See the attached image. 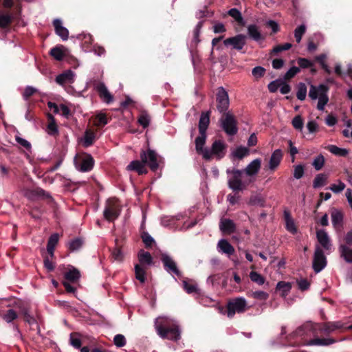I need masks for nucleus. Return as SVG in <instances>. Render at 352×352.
I'll return each mask as SVG.
<instances>
[{
	"mask_svg": "<svg viewBox=\"0 0 352 352\" xmlns=\"http://www.w3.org/2000/svg\"><path fill=\"white\" fill-rule=\"evenodd\" d=\"M344 324L341 321L328 322L324 323H312L307 322L301 327H298L294 332L295 336L311 337L310 340H305L304 344L307 346H329L336 342L331 338H318V333L329 334L342 329Z\"/></svg>",
	"mask_w": 352,
	"mask_h": 352,
	"instance_id": "nucleus-1",
	"label": "nucleus"
},
{
	"mask_svg": "<svg viewBox=\"0 0 352 352\" xmlns=\"http://www.w3.org/2000/svg\"><path fill=\"white\" fill-rule=\"evenodd\" d=\"M154 326L157 335L163 339L177 340L180 338L177 322L170 318L159 316L155 320Z\"/></svg>",
	"mask_w": 352,
	"mask_h": 352,
	"instance_id": "nucleus-2",
	"label": "nucleus"
},
{
	"mask_svg": "<svg viewBox=\"0 0 352 352\" xmlns=\"http://www.w3.org/2000/svg\"><path fill=\"white\" fill-rule=\"evenodd\" d=\"M327 93L328 87L324 85H320L318 86L311 85L310 86L309 96L311 100H318L317 109L320 111H323L325 105L329 102Z\"/></svg>",
	"mask_w": 352,
	"mask_h": 352,
	"instance_id": "nucleus-3",
	"label": "nucleus"
},
{
	"mask_svg": "<svg viewBox=\"0 0 352 352\" xmlns=\"http://www.w3.org/2000/svg\"><path fill=\"white\" fill-rule=\"evenodd\" d=\"M228 186L234 191H241L245 188L246 184L241 180L243 171L237 169H227Z\"/></svg>",
	"mask_w": 352,
	"mask_h": 352,
	"instance_id": "nucleus-4",
	"label": "nucleus"
},
{
	"mask_svg": "<svg viewBox=\"0 0 352 352\" xmlns=\"http://www.w3.org/2000/svg\"><path fill=\"white\" fill-rule=\"evenodd\" d=\"M121 204L115 198L109 199L105 205L103 215L105 219L109 221H113L120 214Z\"/></svg>",
	"mask_w": 352,
	"mask_h": 352,
	"instance_id": "nucleus-5",
	"label": "nucleus"
},
{
	"mask_svg": "<svg viewBox=\"0 0 352 352\" xmlns=\"http://www.w3.org/2000/svg\"><path fill=\"white\" fill-rule=\"evenodd\" d=\"M227 146L224 142L221 140H215L210 148L205 151L204 159L210 160L212 157H215L217 160L223 158L226 153Z\"/></svg>",
	"mask_w": 352,
	"mask_h": 352,
	"instance_id": "nucleus-6",
	"label": "nucleus"
},
{
	"mask_svg": "<svg viewBox=\"0 0 352 352\" xmlns=\"http://www.w3.org/2000/svg\"><path fill=\"white\" fill-rule=\"evenodd\" d=\"M227 308L228 316L229 318H232L236 313H243L246 310L247 301L243 297L232 299L228 302Z\"/></svg>",
	"mask_w": 352,
	"mask_h": 352,
	"instance_id": "nucleus-7",
	"label": "nucleus"
},
{
	"mask_svg": "<svg viewBox=\"0 0 352 352\" xmlns=\"http://www.w3.org/2000/svg\"><path fill=\"white\" fill-rule=\"evenodd\" d=\"M220 122L222 129L228 135H234L237 133L236 120L234 116L230 112L223 114V116L220 120Z\"/></svg>",
	"mask_w": 352,
	"mask_h": 352,
	"instance_id": "nucleus-8",
	"label": "nucleus"
},
{
	"mask_svg": "<svg viewBox=\"0 0 352 352\" xmlns=\"http://www.w3.org/2000/svg\"><path fill=\"white\" fill-rule=\"evenodd\" d=\"M327 264L326 256L319 245H316L312 267L316 273L321 272Z\"/></svg>",
	"mask_w": 352,
	"mask_h": 352,
	"instance_id": "nucleus-9",
	"label": "nucleus"
},
{
	"mask_svg": "<svg viewBox=\"0 0 352 352\" xmlns=\"http://www.w3.org/2000/svg\"><path fill=\"white\" fill-rule=\"evenodd\" d=\"M217 108L219 113H226L229 108L230 100L228 94L223 87H219L217 89Z\"/></svg>",
	"mask_w": 352,
	"mask_h": 352,
	"instance_id": "nucleus-10",
	"label": "nucleus"
},
{
	"mask_svg": "<svg viewBox=\"0 0 352 352\" xmlns=\"http://www.w3.org/2000/svg\"><path fill=\"white\" fill-rule=\"evenodd\" d=\"M76 168L81 172L90 171L94 166V161L90 155H85L74 160Z\"/></svg>",
	"mask_w": 352,
	"mask_h": 352,
	"instance_id": "nucleus-11",
	"label": "nucleus"
},
{
	"mask_svg": "<svg viewBox=\"0 0 352 352\" xmlns=\"http://www.w3.org/2000/svg\"><path fill=\"white\" fill-rule=\"evenodd\" d=\"M141 160L148 164L152 170H156L159 166L157 155L153 150L142 151L140 155Z\"/></svg>",
	"mask_w": 352,
	"mask_h": 352,
	"instance_id": "nucleus-12",
	"label": "nucleus"
},
{
	"mask_svg": "<svg viewBox=\"0 0 352 352\" xmlns=\"http://www.w3.org/2000/svg\"><path fill=\"white\" fill-rule=\"evenodd\" d=\"M246 36L242 34L228 38L223 41L225 46H231L236 50H241L245 45Z\"/></svg>",
	"mask_w": 352,
	"mask_h": 352,
	"instance_id": "nucleus-13",
	"label": "nucleus"
},
{
	"mask_svg": "<svg viewBox=\"0 0 352 352\" xmlns=\"http://www.w3.org/2000/svg\"><path fill=\"white\" fill-rule=\"evenodd\" d=\"M76 80V74L71 69H67L58 74L56 78L55 82L63 87L67 85H71Z\"/></svg>",
	"mask_w": 352,
	"mask_h": 352,
	"instance_id": "nucleus-14",
	"label": "nucleus"
},
{
	"mask_svg": "<svg viewBox=\"0 0 352 352\" xmlns=\"http://www.w3.org/2000/svg\"><path fill=\"white\" fill-rule=\"evenodd\" d=\"M317 240L321 248H322L327 252H331L332 250V243L329 236L324 230H320L316 232Z\"/></svg>",
	"mask_w": 352,
	"mask_h": 352,
	"instance_id": "nucleus-15",
	"label": "nucleus"
},
{
	"mask_svg": "<svg viewBox=\"0 0 352 352\" xmlns=\"http://www.w3.org/2000/svg\"><path fill=\"white\" fill-rule=\"evenodd\" d=\"M162 261L163 263L164 269L168 273L173 274L177 276H180V272L177 267L176 263L169 255L167 254H162Z\"/></svg>",
	"mask_w": 352,
	"mask_h": 352,
	"instance_id": "nucleus-16",
	"label": "nucleus"
},
{
	"mask_svg": "<svg viewBox=\"0 0 352 352\" xmlns=\"http://www.w3.org/2000/svg\"><path fill=\"white\" fill-rule=\"evenodd\" d=\"M261 166V160L256 158L252 161L244 170H242L248 176H255L259 171Z\"/></svg>",
	"mask_w": 352,
	"mask_h": 352,
	"instance_id": "nucleus-17",
	"label": "nucleus"
},
{
	"mask_svg": "<svg viewBox=\"0 0 352 352\" xmlns=\"http://www.w3.org/2000/svg\"><path fill=\"white\" fill-rule=\"evenodd\" d=\"M53 25L56 34L58 35L63 41H67L69 37V31L66 28L63 26L62 21L59 19H56L53 21Z\"/></svg>",
	"mask_w": 352,
	"mask_h": 352,
	"instance_id": "nucleus-18",
	"label": "nucleus"
},
{
	"mask_svg": "<svg viewBox=\"0 0 352 352\" xmlns=\"http://www.w3.org/2000/svg\"><path fill=\"white\" fill-rule=\"evenodd\" d=\"M219 252L226 254L230 256L234 252V249L232 245L226 239H220L217 246Z\"/></svg>",
	"mask_w": 352,
	"mask_h": 352,
	"instance_id": "nucleus-19",
	"label": "nucleus"
},
{
	"mask_svg": "<svg viewBox=\"0 0 352 352\" xmlns=\"http://www.w3.org/2000/svg\"><path fill=\"white\" fill-rule=\"evenodd\" d=\"M283 157L282 151L280 149L275 150L271 155L269 162V168L271 170H274L280 164Z\"/></svg>",
	"mask_w": 352,
	"mask_h": 352,
	"instance_id": "nucleus-20",
	"label": "nucleus"
},
{
	"mask_svg": "<svg viewBox=\"0 0 352 352\" xmlns=\"http://www.w3.org/2000/svg\"><path fill=\"white\" fill-rule=\"evenodd\" d=\"M96 90L98 91L100 96L107 104L113 101V96L108 91L107 87L103 82H100L96 85Z\"/></svg>",
	"mask_w": 352,
	"mask_h": 352,
	"instance_id": "nucleus-21",
	"label": "nucleus"
},
{
	"mask_svg": "<svg viewBox=\"0 0 352 352\" xmlns=\"http://www.w3.org/2000/svg\"><path fill=\"white\" fill-rule=\"evenodd\" d=\"M206 141V133H199V135L195 139V148L197 153L201 155L204 158L205 151L208 148H205L204 145Z\"/></svg>",
	"mask_w": 352,
	"mask_h": 352,
	"instance_id": "nucleus-22",
	"label": "nucleus"
},
{
	"mask_svg": "<svg viewBox=\"0 0 352 352\" xmlns=\"http://www.w3.org/2000/svg\"><path fill=\"white\" fill-rule=\"evenodd\" d=\"M210 111L203 112L201 114L199 121V133H206V131L210 123Z\"/></svg>",
	"mask_w": 352,
	"mask_h": 352,
	"instance_id": "nucleus-23",
	"label": "nucleus"
},
{
	"mask_svg": "<svg viewBox=\"0 0 352 352\" xmlns=\"http://www.w3.org/2000/svg\"><path fill=\"white\" fill-rule=\"evenodd\" d=\"M219 228L223 233L231 234L234 232L236 226L233 221L222 219L219 223Z\"/></svg>",
	"mask_w": 352,
	"mask_h": 352,
	"instance_id": "nucleus-24",
	"label": "nucleus"
},
{
	"mask_svg": "<svg viewBox=\"0 0 352 352\" xmlns=\"http://www.w3.org/2000/svg\"><path fill=\"white\" fill-rule=\"evenodd\" d=\"M248 36L254 41L258 42L263 39V37L257 25L254 24L249 25L247 28Z\"/></svg>",
	"mask_w": 352,
	"mask_h": 352,
	"instance_id": "nucleus-25",
	"label": "nucleus"
},
{
	"mask_svg": "<svg viewBox=\"0 0 352 352\" xmlns=\"http://www.w3.org/2000/svg\"><path fill=\"white\" fill-rule=\"evenodd\" d=\"M127 170H134L138 173L140 175H142L146 173L145 168V164L142 161L134 160L132 161L128 166Z\"/></svg>",
	"mask_w": 352,
	"mask_h": 352,
	"instance_id": "nucleus-26",
	"label": "nucleus"
},
{
	"mask_svg": "<svg viewBox=\"0 0 352 352\" xmlns=\"http://www.w3.org/2000/svg\"><path fill=\"white\" fill-rule=\"evenodd\" d=\"M284 218L285 221V228L287 230L291 232L292 234L296 233L297 228L289 212L287 210L284 211Z\"/></svg>",
	"mask_w": 352,
	"mask_h": 352,
	"instance_id": "nucleus-27",
	"label": "nucleus"
},
{
	"mask_svg": "<svg viewBox=\"0 0 352 352\" xmlns=\"http://www.w3.org/2000/svg\"><path fill=\"white\" fill-rule=\"evenodd\" d=\"M65 278L71 282H76L80 278V273L73 266L69 265L68 271L65 273Z\"/></svg>",
	"mask_w": 352,
	"mask_h": 352,
	"instance_id": "nucleus-28",
	"label": "nucleus"
},
{
	"mask_svg": "<svg viewBox=\"0 0 352 352\" xmlns=\"http://www.w3.org/2000/svg\"><path fill=\"white\" fill-rule=\"evenodd\" d=\"M339 252L340 256L349 263H352V249L348 247L346 245L341 244L339 246Z\"/></svg>",
	"mask_w": 352,
	"mask_h": 352,
	"instance_id": "nucleus-29",
	"label": "nucleus"
},
{
	"mask_svg": "<svg viewBox=\"0 0 352 352\" xmlns=\"http://www.w3.org/2000/svg\"><path fill=\"white\" fill-rule=\"evenodd\" d=\"M343 221V215L342 212L338 210H333L331 212V223L335 228H338L342 226Z\"/></svg>",
	"mask_w": 352,
	"mask_h": 352,
	"instance_id": "nucleus-30",
	"label": "nucleus"
},
{
	"mask_svg": "<svg viewBox=\"0 0 352 352\" xmlns=\"http://www.w3.org/2000/svg\"><path fill=\"white\" fill-rule=\"evenodd\" d=\"M292 289V285L289 283L283 281L278 282L276 285V289L279 291L282 297H286Z\"/></svg>",
	"mask_w": 352,
	"mask_h": 352,
	"instance_id": "nucleus-31",
	"label": "nucleus"
},
{
	"mask_svg": "<svg viewBox=\"0 0 352 352\" xmlns=\"http://www.w3.org/2000/svg\"><path fill=\"white\" fill-rule=\"evenodd\" d=\"M183 216L181 214H177L175 216H166L164 217L161 219V223L163 226H170L175 223V222L178 220H180Z\"/></svg>",
	"mask_w": 352,
	"mask_h": 352,
	"instance_id": "nucleus-32",
	"label": "nucleus"
},
{
	"mask_svg": "<svg viewBox=\"0 0 352 352\" xmlns=\"http://www.w3.org/2000/svg\"><path fill=\"white\" fill-rule=\"evenodd\" d=\"M138 260L141 264L150 265L153 263V258L151 254L142 250L138 253Z\"/></svg>",
	"mask_w": 352,
	"mask_h": 352,
	"instance_id": "nucleus-33",
	"label": "nucleus"
},
{
	"mask_svg": "<svg viewBox=\"0 0 352 352\" xmlns=\"http://www.w3.org/2000/svg\"><path fill=\"white\" fill-rule=\"evenodd\" d=\"M13 19V15L9 13H0V28H6Z\"/></svg>",
	"mask_w": 352,
	"mask_h": 352,
	"instance_id": "nucleus-34",
	"label": "nucleus"
},
{
	"mask_svg": "<svg viewBox=\"0 0 352 352\" xmlns=\"http://www.w3.org/2000/svg\"><path fill=\"white\" fill-rule=\"evenodd\" d=\"M327 180V176L325 174L320 173L316 176L314 182H313V187L314 188H320L322 186H324Z\"/></svg>",
	"mask_w": 352,
	"mask_h": 352,
	"instance_id": "nucleus-35",
	"label": "nucleus"
},
{
	"mask_svg": "<svg viewBox=\"0 0 352 352\" xmlns=\"http://www.w3.org/2000/svg\"><path fill=\"white\" fill-rule=\"evenodd\" d=\"M328 150L330 153L337 156L344 157L349 154V151L347 149L340 148L335 145L329 146Z\"/></svg>",
	"mask_w": 352,
	"mask_h": 352,
	"instance_id": "nucleus-36",
	"label": "nucleus"
},
{
	"mask_svg": "<svg viewBox=\"0 0 352 352\" xmlns=\"http://www.w3.org/2000/svg\"><path fill=\"white\" fill-rule=\"evenodd\" d=\"M228 14L232 16L239 24L244 25L245 21L241 12L236 8H232L228 11Z\"/></svg>",
	"mask_w": 352,
	"mask_h": 352,
	"instance_id": "nucleus-37",
	"label": "nucleus"
},
{
	"mask_svg": "<svg viewBox=\"0 0 352 352\" xmlns=\"http://www.w3.org/2000/svg\"><path fill=\"white\" fill-rule=\"evenodd\" d=\"M251 280L258 285H262L265 282V278L256 272L252 271L250 273Z\"/></svg>",
	"mask_w": 352,
	"mask_h": 352,
	"instance_id": "nucleus-38",
	"label": "nucleus"
},
{
	"mask_svg": "<svg viewBox=\"0 0 352 352\" xmlns=\"http://www.w3.org/2000/svg\"><path fill=\"white\" fill-rule=\"evenodd\" d=\"M346 187V185L341 180H338L336 183L333 184L329 188L335 194H339L342 192Z\"/></svg>",
	"mask_w": 352,
	"mask_h": 352,
	"instance_id": "nucleus-39",
	"label": "nucleus"
},
{
	"mask_svg": "<svg viewBox=\"0 0 352 352\" xmlns=\"http://www.w3.org/2000/svg\"><path fill=\"white\" fill-rule=\"evenodd\" d=\"M94 124L97 126H103L108 123V120L103 113H98L94 119Z\"/></svg>",
	"mask_w": 352,
	"mask_h": 352,
	"instance_id": "nucleus-40",
	"label": "nucleus"
},
{
	"mask_svg": "<svg viewBox=\"0 0 352 352\" xmlns=\"http://www.w3.org/2000/svg\"><path fill=\"white\" fill-rule=\"evenodd\" d=\"M307 96V86L303 82H300L298 85L296 96L300 100H304Z\"/></svg>",
	"mask_w": 352,
	"mask_h": 352,
	"instance_id": "nucleus-41",
	"label": "nucleus"
},
{
	"mask_svg": "<svg viewBox=\"0 0 352 352\" xmlns=\"http://www.w3.org/2000/svg\"><path fill=\"white\" fill-rule=\"evenodd\" d=\"M50 55L57 60H61L65 56V53L61 47H55L50 50Z\"/></svg>",
	"mask_w": 352,
	"mask_h": 352,
	"instance_id": "nucleus-42",
	"label": "nucleus"
},
{
	"mask_svg": "<svg viewBox=\"0 0 352 352\" xmlns=\"http://www.w3.org/2000/svg\"><path fill=\"white\" fill-rule=\"evenodd\" d=\"M138 123L142 126L143 128H146L150 124V116L146 111H142L139 118Z\"/></svg>",
	"mask_w": 352,
	"mask_h": 352,
	"instance_id": "nucleus-43",
	"label": "nucleus"
},
{
	"mask_svg": "<svg viewBox=\"0 0 352 352\" xmlns=\"http://www.w3.org/2000/svg\"><path fill=\"white\" fill-rule=\"evenodd\" d=\"M292 47V44L289 43H286L283 45H278L275 46L271 51L270 55L274 56L277 54L278 53L284 51L288 50Z\"/></svg>",
	"mask_w": 352,
	"mask_h": 352,
	"instance_id": "nucleus-44",
	"label": "nucleus"
},
{
	"mask_svg": "<svg viewBox=\"0 0 352 352\" xmlns=\"http://www.w3.org/2000/svg\"><path fill=\"white\" fill-rule=\"evenodd\" d=\"M49 118L52 120V121L47 124V133L50 135H54L58 133V128L54 122L53 116L50 115L49 116Z\"/></svg>",
	"mask_w": 352,
	"mask_h": 352,
	"instance_id": "nucleus-45",
	"label": "nucleus"
},
{
	"mask_svg": "<svg viewBox=\"0 0 352 352\" xmlns=\"http://www.w3.org/2000/svg\"><path fill=\"white\" fill-rule=\"evenodd\" d=\"M324 164V157L322 155L320 154L314 158L312 166L316 170H320L323 167Z\"/></svg>",
	"mask_w": 352,
	"mask_h": 352,
	"instance_id": "nucleus-46",
	"label": "nucleus"
},
{
	"mask_svg": "<svg viewBox=\"0 0 352 352\" xmlns=\"http://www.w3.org/2000/svg\"><path fill=\"white\" fill-rule=\"evenodd\" d=\"M82 243L83 242L80 239L76 238L69 242L68 247L71 251H76L82 247Z\"/></svg>",
	"mask_w": 352,
	"mask_h": 352,
	"instance_id": "nucleus-47",
	"label": "nucleus"
},
{
	"mask_svg": "<svg viewBox=\"0 0 352 352\" xmlns=\"http://www.w3.org/2000/svg\"><path fill=\"white\" fill-rule=\"evenodd\" d=\"M135 278L141 283L145 281V270L138 264L135 265Z\"/></svg>",
	"mask_w": 352,
	"mask_h": 352,
	"instance_id": "nucleus-48",
	"label": "nucleus"
},
{
	"mask_svg": "<svg viewBox=\"0 0 352 352\" xmlns=\"http://www.w3.org/2000/svg\"><path fill=\"white\" fill-rule=\"evenodd\" d=\"M232 155L234 157L242 159L248 154V149L245 147L239 146L236 148L233 152Z\"/></svg>",
	"mask_w": 352,
	"mask_h": 352,
	"instance_id": "nucleus-49",
	"label": "nucleus"
},
{
	"mask_svg": "<svg viewBox=\"0 0 352 352\" xmlns=\"http://www.w3.org/2000/svg\"><path fill=\"white\" fill-rule=\"evenodd\" d=\"M305 32L306 26L305 25H300V26L296 28L294 31V36L298 43H299L301 41L302 37L303 34L305 33Z\"/></svg>",
	"mask_w": 352,
	"mask_h": 352,
	"instance_id": "nucleus-50",
	"label": "nucleus"
},
{
	"mask_svg": "<svg viewBox=\"0 0 352 352\" xmlns=\"http://www.w3.org/2000/svg\"><path fill=\"white\" fill-rule=\"evenodd\" d=\"M183 287L185 291L188 294H191L193 292H197V285L196 283H190L188 280H183Z\"/></svg>",
	"mask_w": 352,
	"mask_h": 352,
	"instance_id": "nucleus-51",
	"label": "nucleus"
},
{
	"mask_svg": "<svg viewBox=\"0 0 352 352\" xmlns=\"http://www.w3.org/2000/svg\"><path fill=\"white\" fill-rule=\"evenodd\" d=\"M292 124L295 129L300 131H302L303 120L300 116H295L292 121Z\"/></svg>",
	"mask_w": 352,
	"mask_h": 352,
	"instance_id": "nucleus-52",
	"label": "nucleus"
},
{
	"mask_svg": "<svg viewBox=\"0 0 352 352\" xmlns=\"http://www.w3.org/2000/svg\"><path fill=\"white\" fill-rule=\"evenodd\" d=\"M94 134L90 131H87L85 133L83 138V144L85 146L87 147L91 145L94 140Z\"/></svg>",
	"mask_w": 352,
	"mask_h": 352,
	"instance_id": "nucleus-53",
	"label": "nucleus"
},
{
	"mask_svg": "<svg viewBox=\"0 0 352 352\" xmlns=\"http://www.w3.org/2000/svg\"><path fill=\"white\" fill-rule=\"evenodd\" d=\"M203 21H200L198 22V23L196 25L195 30L193 31V42H195L196 44L199 42V34L201 30L203 27Z\"/></svg>",
	"mask_w": 352,
	"mask_h": 352,
	"instance_id": "nucleus-54",
	"label": "nucleus"
},
{
	"mask_svg": "<svg viewBox=\"0 0 352 352\" xmlns=\"http://www.w3.org/2000/svg\"><path fill=\"white\" fill-rule=\"evenodd\" d=\"M297 62H298V64L299 65L300 67L302 69L312 67L314 65V63L313 61H311L305 58H298Z\"/></svg>",
	"mask_w": 352,
	"mask_h": 352,
	"instance_id": "nucleus-55",
	"label": "nucleus"
},
{
	"mask_svg": "<svg viewBox=\"0 0 352 352\" xmlns=\"http://www.w3.org/2000/svg\"><path fill=\"white\" fill-rule=\"evenodd\" d=\"M70 343L76 349H79L81 346L82 342L78 334H70Z\"/></svg>",
	"mask_w": 352,
	"mask_h": 352,
	"instance_id": "nucleus-56",
	"label": "nucleus"
},
{
	"mask_svg": "<svg viewBox=\"0 0 352 352\" xmlns=\"http://www.w3.org/2000/svg\"><path fill=\"white\" fill-rule=\"evenodd\" d=\"M251 296L255 299L266 300L269 298V294L263 291H256L251 294Z\"/></svg>",
	"mask_w": 352,
	"mask_h": 352,
	"instance_id": "nucleus-57",
	"label": "nucleus"
},
{
	"mask_svg": "<svg viewBox=\"0 0 352 352\" xmlns=\"http://www.w3.org/2000/svg\"><path fill=\"white\" fill-rule=\"evenodd\" d=\"M114 344L118 347H122L126 344L125 337L122 334H117L113 338Z\"/></svg>",
	"mask_w": 352,
	"mask_h": 352,
	"instance_id": "nucleus-58",
	"label": "nucleus"
},
{
	"mask_svg": "<svg viewBox=\"0 0 352 352\" xmlns=\"http://www.w3.org/2000/svg\"><path fill=\"white\" fill-rule=\"evenodd\" d=\"M265 69L261 66H257L252 69V74L255 78H260L265 74Z\"/></svg>",
	"mask_w": 352,
	"mask_h": 352,
	"instance_id": "nucleus-59",
	"label": "nucleus"
},
{
	"mask_svg": "<svg viewBox=\"0 0 352 352\" xmlns=\"http://www.w3.org/2000/svg\"><path fill=\"white\" fill-rule=\"evenodd\" d=\"M17 318V314L13 309H9L8 312L4 314L3 319L7 322H11Z\"/></svg>",
	"mask_w": 352,
	"mask_h": 352,
	"instance_id": "nucleus-60",
	"label": "nucleus"
},
{
	"mask_svg": "<svg viewBox=\"0 0 352 352\" xmlns=\"http://www.w3.org/2000/svg\"><path fill=\"white\" fill-rule=\"evenodd\" d=\"M300 72V69L296 66L292 67L285 74V79H290Z\"/></svg>",
	"mask_w": 352,
	"mask_h": 352,
	"instance_id": "nucleus-61",
	"label": "nucleus"
},
{
	"mask_svg": "<svg viewBox=\"0 0 352 352\" xmlns=\"http://www.w3.org/2000/svg\"><path fill=\"white\" fill-rule=\"evenodd\" d=\"M304 175V168L302 165H297L294 167V177L299 179L302 177Z\"/></svg>",
	"mask_w": 352,
	"mask_h": 352,
	"instance_id": "nucleus-62",
	"label": "nucleus"
},
{
	"mask_svg": "<svg viewBox=\"0 0 352 352\" xmlns=\"http://www.w3.org/2000/svg\"><path fill=\"white\" fill-rule=\"evenodd\" d=\"M296 283L298 284V288L302 291L307 290L309 288L310 284L307 279L301 278L297 280Z\"/></svg>",
	"mask_w": 352,
	"mask_h": 352,
	"instance_id": "nucleus-63",
	"label": "nucleus"
},
{
	"mask_svg": "<svg viewBox=\"0 0 352 352\" xmlns=\"http://www.w3.org/2000/svg\"><path fill=\"white\" fill-rule=\"evenodd\" d=\"M307 128L310 133H314L318 130V124L315 120H310L307 124Z\"/></svg>",
	"mask_w": 352,
	"mask_h": 352,
	"instance_id": "nucleus-64",
	"label": "nucleus"
}]
</instances>
